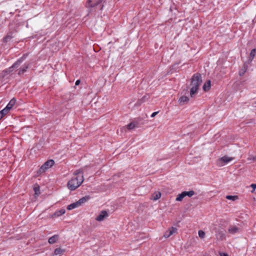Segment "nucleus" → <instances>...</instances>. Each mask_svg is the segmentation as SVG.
I'll use <instances>...</instances> for the list:
<instances>
[{
	"label": "nucleus",
	"instance_id": "1",
	"mask_svg": "<svg viewBox=\"0 0 256 256\" xmlns=\"http://www.w3.org/2000/svg\"><path fill=\"white\" fill-rule=\"evenodd\" d=\"M85 168H82L74 171V176L68 182V188L70 190H74L78 188L84 180V173Z\"/></svg>",
	"mask_w": 256,
	"mask_h": 256
},
{
	"label": "nucleus",
	"instance_id": "2",
	"mask_svg": "<svg viewBox=\"0 0 256 256\" xmlns=\"http://www.w3.org/2000/svg\"><path fill=\"white\" fill-rule=\"evenodd\" d=\"M202 83V78L200 74H195L191 78L190 96L192 98L194 95L197 92L200 86Z\"/></svg>",
	"mask_w": 256,
	"mask_h": 256
},
{
	"label": "nucleus",
	"instance_id": "3",
	"mask_svg": "<svg viewBox=\"0 0 256 256\" xmlns=\"http://www.w3.org/2000/svg\"><path fill=\"white\" fill-rule=\"evenodd\" d=\"M54 164V160H50L45 162L40 168L38 173L41 174L44 172L48 168L52 167Z\"/></svg>",
	"mask_w": 256,
	"mask_h": 256
},
{
	"label": "nucleus",
	"instance_id": "4",
	"mask_svg": "<svg viewBox=\"0 0 256 256\" xmlns=\"http://www.w3.org/2000/svg\"><path fill=\"white\" fill-rule=\"evenodd\" d=\"M234 159L233 158H230L226 156H224L220 158L217 161L218 166H224V164H227L232 160Z\"/></svg>",
	"mask_w": 256,
	"mask_h": 256
},
{
	"label": "nucleus",
	"instance_id": "5",
	"mask_svg": "<svg viewBox=\"0 0 256 256\" xmlns=\"http://www.w3.org/2000/svg\"><path fill=\"white\" fill-rule=\"evenodd\" d=\"M108 216L109 214L107 211L102 210L96 218V220L98 222L103 221L104 219L108 218Z\"/></svg>",
	"mask_w": 256,
	"mask_h": 256
},
{
	"label": "nucleus",
	"instance_id": "6",
	"mask_svg": "<svg viewBox=\"0 0 256 256\" xmlns=\"http://www.w3.org/2000/svg\"><path fill=\"white\" fill-rule=\"evenodd\" d=\"M216 238L218 240H223L226 238V235L224 232L221 230L216 231Z\"/></svg>",
	"mask_w": 256,
	"mask_h": 256
},
{
	"label": "nucleus",
	"instance_id": "7",
	"mask_svg": "<svg viewBox=\"0 0 256 256\" xmlns=\"http://www.w3.org/2000/svg\"><path fill=\"white\" fill-rule=\"evenodd\" d=\"M22 58H20L11 67L9 68L8 70H6V72H9L12 70V69L15 68H18V66L21 64L22 62Z\"/></svg>",
	"mask_w": 256,
	"mask_h": 256
},
{
	"label": "nucleus",
	"instance_id": "8",
	"mask_svg": "<svg viewBox=\"0 0 256 256\" xmlns=\"http://www.w3.org/2000/svg\"><path fill=\"white\" fill-rule=\"evenodd\" d=\"M90 198V196H86L80 198L78 201H77L78 206H82L83 204L85 203L88 200H89Z\"/></svg>",
	"mask_w": 256,
	"mask_h": 256
},
{
	"label": "nucleus",
	"instance_id": "9",
	"mask_svg": "<svg viewBox=\"0 0 256 256\" xmlns=\"http://www.w3.org/2000/svg\"><path fill=\"white\" fill-rule=\"evenodd\" d=\"M239 228L234 226H230L228 228V232L231 234H235L238 232Z\"/></svg>",
	"mask_w": 256,
	"mask_h": 256
},
{
	"label": "nucleus",
	"instance_id": "10",
	"mask_svg": "<svg viewBox=\"0 0 256 256\" xmlns=\"http://www.w3.org/2000/svg\"><path fill=\"white\" fill-rule=\"evenodd\" d=\"M176 232H177V228H174V227H172L170 228V229L168 230V235H166V233H165L164 234V236L166 238H168L172 234L176 233Z\"/></svg>",
	"mask_w": 256,
	"mask_h": 256
},
{
	"label": "nucleus",
	"instance_id": "11",
	"mask_svg": "<svg viewBox=\"0 0 256 256\" xmlns=\"http://www.w3.org/2000/svg\"><path fill=\"white\" fill-rule=\"evenodd\" d=\"M66 212L64 209H61L59 210L56 212L52 216V218H56L61 216Z\"/></svg>",
	"mask_w": 256,
	"mask_h": 256
},
{
	"label": "nucleus",
	"instance_id": "12",
	"mask_svg": "<svg viewBox=\"0 0 256 256\" xmlns=\"http://www.w3.org/2000/svg\"><path fill=\"white\" fill-rule=\"evenodd\" d=\"M210 80H208L203 86V90L205 92H207L210 90Z\"/></svg>",
	"mask_w": 256,
	"mask_h": 256
},
{
	"label": "nucleus",
	"instance_id": "13",
	"mask_svg": "<svg viewBox=\"0 0 256 256\" xmlns=\"http://www.w3.org/2000/svg\"><path fill=\"white\" fill-rule=\"evenodd\" d=\"M16 100L14 98H13L10 100V102L8 104L6 107L9 110H10L12 109V108L16 104Z\"/></svg>",
	"mask_w": 256,
	"mask_h": 256
},
{
	"label": "nucleus",
	"instance_id": "14",
	"mask_svg": "<svg viewBox=\"0 0 256 256\" xmlns=\"http://www.w3.org/2000/svg\"><path fill=\"white\" fill-rule=\"evenodd\" d=\"M189 100V98L186 96H182L178 100L180 104H183Z\"/></svg>",
	"mask_w": 256,
	"mask_h": 256
},
{
	"label": "nucleus",
	"instance_id": "15",
	"mask_svg": "<svg viewBox=\"0 0 256 256\" xmlns=\"http://www.w3.org/2000/svg\"><path fill=\"white\" fill-rule=\"evenodd\" d=\"M58 236L56 235V234L51 236L48 239V242L50 244H53L55 243L58 240Z\"/></svg>",
	"mask_w": 256,
	"mask_h": 256
},
{
	"label": "nucleus",
	"instance_id": "16",
	"mask_svg": "<svg viewBox=\"0 0 256 256\" xmlns=\"http://www.w3.org/2000/svg\"><path fill=\"white\" fill-rule=\"evenodd\" d=\"M161 196V193L159 192H156L152 195V199L156 200L159 199Z\"/></svg>",
	"mask_w": 256,
	"mask_h": 256
},
{
	"label": "nucleus",
	"instance_id": "17",
	"mask_svg": "<svg viewBox=\"0 0 256 256\" xmlns=\"http://www.w3.org/2000/svg\"><path fill=\"white\" fill-rule=\"evenodd\" d=\"M78 204L77 202H74V203H72V204H69L68 206H67V209L68 210H72V209H74L76 208H78Z\"/></svg>",
	"mask_w": 256,
	"mask_h": 256
},
{
	"label": "nucleus",
	"instance_id": "18",
	"mask_svg": "<svg viewBox=\"0 0 256 256\" xmlns=\"http://www.w3.org/2000/svg\"><path fill=\"white\" fill-rule=\"evenodd\" d=\"M185 196H186L184 194V192H183L181 194H180L178 195L176 200V201L181 202Z\"/></svg>",
	"mask_w": 256,
	"mask_h": 256
},
{
	"label": "nucleus",
	"instance_id": "19",
	"mask_svg": "<svg viewBox=\"0 0 256 256\" xmlns=\"http://www.w3.org/2000/svg\"><path fill=\"white\" fill-rule=\"evenodd\" d=\"M226 198L234 201L238 199V196H226Z\"/></svg>",
	"mask_w": 256,
	"mask_h": 256
},
{
	"label": "nucleus",
	"instance_id": "20",
	"mask_svg": "<svg viewBox=\"0 0 256 256\" xmlns=\"http://www.w3.org/2000/svg\"><path fill=\"white\" fill-rule=\"evenodd\" d=\"M186 196H188L191 197L194 194V190H190L189 192L184 191Z\"/></svg>",
	"mask_w": 256,
	"mask_h": 256
},
{
	"label": "nucleus",
	"instance_id": "21",
	"mask_svg": "<svg viewBox=\"0 0 256 256\" xmlns=\"http://www.w3.org/2000/svg\"><path fill=\"white\" fill-rule=\"evenodd\" d=\"M247 70V68L246 66H244L242 68L240 71L239 74L240 76H243L245 72H246Z\"/></svg>",
	"mask_w": 256,
	"mask_h": 256
},
{
	"label": "nucleus",
	"instance_id": "22",
	"mask_svg": "<svg viewBox=\"0 0 256 256\" xmlns=\"http://www.w3.org/2000/svg\"><path fill=\"white\" fill-rule=\"evenodd\" d=\"M28 66H26L24 68H21L20 71L18 72V74H23L28 68Z\"/></svg>",
	"mask_w": 256,
	"mask_h": 256
},
{
	"label": "nucleus",
	"instance_id": "23",
	"mask_svg": "<svg viewBox=\"0 0 256 256\" xmlns=\"http://www.w3.org/2000/svg\"><path fill=\"white\" fill-rule=\"evenodd\" d=\"M62 252L63 250L60 248H57L54 250V254L56 255H60Z\"/></svg>",
	"mask_w": 256,
	"mask_h": 256
},
{
	"label": "nucleus",
	"instance_id": "24",
	"mask_svg": "<svg viewBox=\"0 0 256 256\" xmlns=\"http://www.w3.org/2000/svg\"><path fill=\"white\" fill-rule=\"evenodd\" d=\"M198 236L201 238H204L205 236V234H206L202 230H198Z\"/></svg>",
	"mask_w": 256,
	"mask_h": 256
},
{
	"label": "nucleus",
	"instance_id": "25",
	"mask_svg": "<svg viewBox=\"0 0 256 256\" xmlns=\"http://www.w3.org/2000/svg\"><path fill=\"white\" fill-rule=\"evenodd\" d=\"M256 54V49H252L250 53V56L252 58V60L254 58Z\"/></svg>",
	"mask_w": 256,
	"mask_h": 256
},
{
	"label": "nucleus",
	"instance_id": "26",
	"mask_svg": "<svg viewBox=\"0 0 256 256\" xmlns=\"http://www.w3.org/2000/svg\"><path fill=\"white\" fill-rule=\"evenodd\" d=\"M9 110L6 107L4 108L0 111V112L4 116L9 112Z\"/></svg>",
	"mask_w": 256,
	"mask_h": 256
},
{
	"label": "nucleus",
	"instance_id": "27",
	"mask_svg": "<svg viewBox=\"0 0 256 256\" xmlns=\"http://www.w3.org/2000/svg\"><path fill=\"white\" fill-rule=\"evenodd\" d=\"M12 38V36L11 34H8L4 38V42H8Z\"/></svg>",
	"mask_w": 256,
	"mask_h": 256
},
{
	"label": "nucleus",
	"instance_id": "28",
	"mask_svg": "<svg viewBox=\"0 0 256 256\" xmlns=\"http://www.w3.org/2000/svg\"><path fill=\"white\" fill-rule=\"evenodd\" d=\"M146 99H148V98L146 96H144L140 100L138 101V104H140L142 102H145Z\"/></svg>",
	"mask_w": 256,
	"mask_h": 256
},
{
	"label": "nucleus",
	"instance_id": "29",
	"mask_svg": "<svg viewBox=\"0 0 256 256\" xmlns=\"http://www.w3.org/2000/svg\"><path fill=\"white\" fill-rule=\"evenodd\" d=\"M135 128V124L134 123H130L127 126L128 130H132Z\"/></svg>",
	"mask_w": 256,
	"mask_h": 256
},
{
	"label": "nucleus",
	"instance_id": "30",
	"mask_svg": "<svg viewBox=\"0 0 256 256\" xmlns=\"http://www.w3.org/2000/svg\"><path fill=\"white\" fill-rule=\"evenodd\" d=\"M248 160H252V161H256V156H250L248 158Z\"/></svg>",
	"mask_w": 256,
	"mask_h": 256
},
{
	"label": "nucleus",
	"instance_id": "31",
	"mask_svg": "<svg viewBox=\"0 0 256 256\" xmlns=\"http://www.w3.org/2000/svg\"><path fill=\"white\" fill-rule=\"evenodd\" d=\"M250 187L252 188V190L251 191L252 193L254 192L255 190L256 189V184H252L250 185Z\"/></svg>",
	"mask_w": 256,
	"mask_h": 256
},
{
	"label": "nucleus",
	"instance_id": "32",
	"mask_svg": "<svg viewBox=\"0 0 256 256\" xmlns=\"http://www.w3.org/2000/svg\"><path fill=\"white\" fill-rule=\"evenodd\" d=\"M34 192H35V194H40V188H39V186L34 188Z\"/></svg>",
	"mask_w": 256,
	"mask_h": 256
},
{
	"label": "nucleus",
	"instance_id": "33",
	"mask_svg": "<svg viewBox=\"0 0 256 256\" xmlns=\"http://www.w3.org/2000/svg\"><path fill=\"white\" fill-rule=\"evenodd\" d=\"M158 113V112H153L151 115V117L154 118Z\"/></svg>",
	"mask_w": 256,
	"mask_h": 256
},
{
	"label": "nucleus",
	"instance_id": "34",
	"mask_svg": "<svg viewBox=\"0 0 256 256\" xmlns=\"http://www.w3.org/2000/svg\"><path fill=\"white\" fill-rule=\"evenodd\" d=\"M220 256H228V254L224 252H220Z\"/></svg>",
	"mask_w": 256,
	"mask_h": 256
},
{
	"label": "nucleus",
	"instance_id": "35",
	"mask_svg": "<svg viewBox=\"0 0 256 256\" xmlns=\"http://www.w3.org/2000/svg\"><path fill=\"white\" fill-rule=\"evenodd\" d=\"M80 80H77L75 83L76 86H78L80 84Z\"/></svg>",
	"mask_w": 256,
	"mask_h": 256
},
{
	"label": "nucleus",
	"instance_id": "36",
	"mask_svg": "<svg viewBox=\"0 0 256 256\" xmlns=\"http://www.w3.org/2000/svg\"><path fill=\"white\" fill-rule=\"evenodd\" d=\"M4 116L3 114L0 112V120Z\"/></svg>",
	"mask_w": 256,
	"mask_h": 256
},
{
	"label": "nucleus",
	"instance_id": "37",
	"mask_svg": "<svg viewBox=\"0 0 256 256\" xmlns=\"http://www.w3.org/2000/svg\"><path fill=\"white\" fill-rule=\"evenodd\" d=\"M102 2V0H99V1L98 2V4H98L100 3V2Z\"/></svg>",
	"mask_w": 256,
	"mask_h": 256
},
{
	"label": "nucleus",
	"instance_id": "38",
	"mask_svg": "<svg viewBox=\"0 0 256 256\" xmlns=\"http://www.w3.org/2000/svg\"><path fill=\"white\" fill-rule=\"evenodd\" d=\"M165 233H166V235H168V231H166Z\"/></svg>",
	"mask_w": 256,
	"mask_h": 256
},
{
	"label": "nucleus",
	"instance_id": "39",
	"mask_svg": "<svg viewBox=\"0 0 256 256\" xmlns=\"http://www.w3.org/2000/svg\"><path fill=\"white\" fill-rule=\"evenodd\" d=\"M88 2L89 3H90V2H91L92 1H91V0H88Z\"/></svg>",
	"mask_w": 256,
	"mask_h": 256
}]
</instances>
